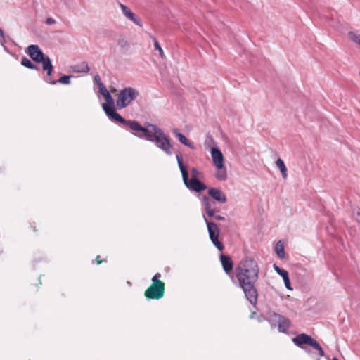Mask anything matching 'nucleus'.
<instances>
[{
    "instance_id": "obj_1",
    "label": "nucleus",
    "mask_w": 360,
    "mask_h": 360,
    "mask_svg": "<svg viewBox=\"0 0 360 360\" xmlns=\"http://www.w3.org/2000/svg\"><path fill=\"white\" fill-rule=\"evenodd\" d=\"M231 281L238 280V285L243 289L246 299L254 306L257 302L258 292L255 283L258 278L259 271H225Z\"/></svg>"
},
{
    "instance_id": "obj_2",
    "label": "nucleus",
    "mask_w": 360,
    "mask_h": 360,
    "mask_svg": "<svg viewBox=\"0 0 360 360\" xmlns=\"http://www.w3.org/2000/svg\"><path fill=\"white\" fill-rule=\"evenodd\" d=\"M134 134L139 138L145 139L149 141L155 142L156 146L164 151L167 155H172V144L169 139L163 131L153 124H148V127H142L138 133Z\"/></svg>"
},
{
    "instance_id": "obj_3",
    "label": "nucleus",
    "mask_w": 360,
    "mask_h": 360,
    "mask_svg": "<svg viewBox=\"0 0 360 360\" xmlns=\"http://www.w3.org/2000/svg\"><path fill=\"white\" fill-rule=\"evenodd\" d=\"M292 341L309 356H312L313 354H316L318 358L316 360H320L321 357L325 356L324 350L321 345L307 333H300L296 335L292 339Z\"/></svg>"
},
{
    "instance_id": "obj_4",
    "label": "nucleus",
    "mask_w": 360,
    "mask_h": 360,
    "mask_svg": "<svg viewBox=\"0 0 360 360\" xmlns=\"http://www.w3.org/2000/svg\"><path fill=\"white\" fill-rule=\"evenodd\" d=\"M27 53L34 61L36 63H42V68L44 71L46 72L45 81L51 84H56L57 82L50 79L51 73L53 70V66L51 63L50 58L43 53L38 45H30L27 47Z\"/></svg>"
},
{
    "instance_id": "obj_5",
    "label": "nucleus",
    "mask_w": 360,
    "mask_h": 360,
    "mask_svg": "<svg viewBox=\"0 0 360 360\" xmlns=\"http://www.w3.org/2000/svg\"><path fill=\"white\" fill-rule=\"evenodd\" d=\"M102 106L105 112L110 119L121 123L124 127H129L131 130L135 131L134 133H138L142 129V126L137 121L124 119L115 111L114 106L108 104H103Z\"/></svg>"
},
{
    "instance_id": "obj_6",
    "label": "nucleus",
    "mask_w": 360,
    "mask_h": 360,
    "mask_svg": "<svg viewBox=\"0 0 360 360\" xmlns=\"http://www.w3.org/2000/svg\"><path fill=\"white\" fill-rule=\"evenodd\" d=\"M176 158L182 174L184 183L186 186L195 192H200L205 190L207 188V186L204 183L199 181L198 179L191 178V179H188V173L183 165L181 158L179 155H176Z\"/></svg>"
},
{
    "instance_id": "obj_7",
    "label": "nucleus",
    "mask_w": 360,
    "mask_h": 360,
    "mask_svg": "<svg viewBox=\"0 0 360 360\" xmlns=\"http://www.w3.org/2000/svg\"><path fill=\"white\" fill-rule=\"evenodd\" d=\"M139 96L137 89L133 87H124L121 89L117 95L116 105L118 109H123L135 101Z\"/></svg>"
},
{
    "instance_id": "obj_8",
    "label": "nucleus",
    "mask_w": 360,
    "mask_h": 360,
    "mask_svg": "<svg viewBox=\"0 0 360 360\" xmlns=\"http://www.w3.org/2000/svg\"><path fill=\"white\" fill-rule=\"evenodd\" d=\"M266 320L272 328L276 327L278 330L282 333H288L292 325L289 318L276 312H269Z\"/></svg>"
},
{
    "instance_id": "obj_9",
    "label": "nucleus",
    "mask_w": 360,
    "mask_h": 360,
    "mask_svg": "<svg viewBox=\"0 0 360 360\" xmlns=\"http://www.w3.org/2000/svg\"><path fill=\"white\" fill-rule=\"evenodd\" d=\"M203 217L207 226L209 236L211 241L219 250L221 251L224 249V245L219 240V236L220 233L219 229L215 223L209 221L205 216Z\"/></svg>"
},
{
    "instance_id": "obj_10",
    "label": "nucleus",
    "mask_w": 360,
    "mask_h": 360,
    "mask_svg": "<svg viewBox=\"0 0 360 360\" xmlns=\"http://www.w3.org/2000/svg\"><path fill=\"white\" fill-rule=\"evenodd\" d=\"M165 285H155L152 284L146 291L145 296L150 299L159 300L164 296Z\"/></svg>"
},
{
    "instance_id": "obj_11",
    "label": "nucleus",
    "mask_w": 360,
    "mask_h": 360,
    "mask_svg": "<svg viewBox=\"0 0 360 360\" xmlns=\"http://www.w3.org/2000/svg\"><path fill=\"white\" fill-rule=\"evenodd\" d=\"M257 262L252 257H245L240 262L236 270H256Z\"/></svg>"
},
{
    "instance_id": "obj_12",
    "label": "nucleus",
    "mask_w": 360,
    "mask_h": 360,
    "mask_svg": "<svg viewBox=\"0 0 360 360\" xmlns=\"http://www.w3.org/2000/svg\"><path fill=\"white\" fill-rule=\"evenodd\" d=\"M120 6L122 9V11L124 14V15L132 21L134 24L139 25V27H142V23L141 20L131 11L129 8H128L127 6L120 4Z\"/></svg>"
},
{
    "instance_id": "obj_13",
    "label": "nucleus",
    "mask_w": 360,
    "mask_h": 360,
    "mask_svg": "<svg viewBox=\"0 0 360 360\" xmlns=\"http://www.w3.org/2000/svg\"><path fill=\"white\" fill-rule=\"evenodd\" d=\"M211 155L213 163L217 168H221L224 165V156L221 150L217 148L211 149Z\"/></svg>"
},
{
    "instance_id": "obj_14",
    "label": "nucleus",
    "mask_w": 360,
    "mask_h": 360,
    "mask_svg": "<svg viewBox=\"0 0 360 360\" xmlns=\"http://www.w3.org/2000/svg\"><path fill=\"white\" fill-rule=\"evenodd\" d=\"M208 194L219 202L225 203L227 200L226 196L220 189L215 188H210Z\"/></svg>"
},
{
    "instance_id": "obj_15",
    "label": "nucleus",
    "mask_w": 360,
    "mask_h": 360,
    "mask_svg": "<svg viewBox=\"0 0 360 360\" xmlns=\"http://www.w3.org/2000/svg\"><path fill=\"white\" fill-rule=\"evenodd\" d=\"M172 131L180 143L191 149H195L193 143L191 142L183 134H181L179 129H174Z\"/></svg>"
},
{
    "instance_id": "obj_16",
    "label": "nucleus",
    "mask_w": 360,
    "mask_h": 360,
    "mask_svg": "<svg viewBox=\"0 0 360 360\" xmlns=\"http://www.w3.org/2000/svg\"><path fill=\"white\" fill-rule=\"evenodd\" d=\"M220 261L224 270H233V262L229 256L221 254Z\"/></svg>"
},
{
    "instance_id": "obj_17",
    "label": "nucleus",
    "mask_w": 360,
    "mask_h": 360,
    "mask_svg": "<svg viewBox=\"0 0 360 360\" xmlns=\"http://www.w3.org/2000/svg\"><path fill=\"white\" fill-rule=\"evenodd\" d=\"M202 203L206 211V213L209 217L214 216V213H215V210L212 208L210 202V200L207 196L202 197Z\"/></svg>"
},
{
    "instance_id": "obj_18",
    "label": "nucleus",
    "mask_w": 360,
    "mask_h": 360,
    "mask_svg": "<svg viewBox=\"0 0 360 360\" xmlns=\"http://www.w3.org/2000/svg\"><path fill=\"white\" fill-rule=\"evenodd\" d=\"M72 71L75 73H87L90 68L86 62H82L80 64L75 65L72 67Z\"/></svg>"
},
{
    "instance_id": "obj_19",
    "label": "nucleus",
    "mask_w": 360,
    "mask_h": 360,
    "mask_svg": "<svg viewBox=\"0 0 360 360\" xmlns=\"http://www.w3.org/2000/svg\"><path fill=\"white\" fill-rule=\"evenodd\" d=\"M278 275H280L283 280L285 286L287 289L292 290V288L290 285V278L288 275V271H276Z\"/></svg>"
},
{
    "instance_id": "obj_20",
    "label": "nucleus",
    "mask_w": 360,
    "mask_h": 360,
    "mask_svg": "<svg viewBox=\"0 0 360 360\" xmlns=\"http://www.w3.org/2000/svg\"><path fill=\"white\" fill-rule=\"evenodd\" d=\"M276 165L281 172L282 176L285 179L288 176L287 168L285 165L284 162L281 159L278 158L276 161Z\"/></svg>"
},
{
    "instance_id": "obj_21",
    "label": "nucleus",
    "mask_w": 360,
    "mask_h": 360,
    "mask_svg": "<svg viewBox=\"0 0 360 360\" xmlns=\"http://www.w3.org/2000/svg\"><path fill=\"white\" fill-rule=\"evenodd\" d=\"M217 171L216 172L215 176L219 181H225L227 179L226 169L223 166L221 168H217Z\"/></svg>"
},
{
    "instance_id": "obj_22",
    "label": "nucleus",
    "mask_w": 360,
    "mask_h": 360,
    "mask_svg": "<svg viewBox=\"0 0 360 360\" xmlns=\"http://www.w3.org/2000/svg\"><path fill=\"white\" fill-rule=\"evenodd\" d=\"M21 65L31 70H39V68L26 57L22 58Z\"/></svg>"
},
{
    "instance_id": "obj_23",
    "label": "nucleus",
    "mask_w": 360,
    "mask_h": 360,
    "mask_svg": "<svg viewBox=\"0 0 360 360\" xmlns=\"http://www.w3.org/2000/svg\"><path fill=\"white\" fill-rule=\"evenodd\" d=\"M275 252L276 255L280 258H283L285 256V250H284V245L283 243L280 240L278 241L275 246Z\"/></svg>"
},
{
    "instance_id": "obj_24",
    "label": "nucleus",
    "mask_w": 360,
    "mask_h": 360,
    "mask_svg": "<svg viewBox=\"0 0 360 360\" xmlns=\"http://www.w3.org/2000/svg\"><path fill=\"white\" fill-rule=\"evenodd\" d=\"M150 38L153 39L154 41L155 49L158 51L160 57L162 58H164L165 57V56L164 51H163L162 47L160 46V44L158 43V41H157V39L155 37L150 36Z\"/></svg>"
},
{
    "instance_id": "obj_25",
    "label": "nucleus",
    "mask_w": 360,
    "mask_h": 360,
    "mask_svg": "<svg viewBox=\"0 0 360 360\" xmlns=\"http://www.w3.org/2000/svg\"><path fill=\"white\" fill-rule=\"evenodd\" d=\"M348 36L352 41L360 46V34L355 32L351 31L348 33Z\"/></svg>"
},
{
    "instance_id": "obj_26",
    "label": "nucleus",
    "mask_w": 360,
    "mask_h": 360,
    "mask_svg": "<svg viewBox=\"0 0 360 360\" xmlns=\"http://www.w3.org/2000/svg\"><path fill=\"white\" fill-rule=\"evenodd\" d=\"M162 277L161 274L158 272L157 274H155L153 277L152 278V284L153 285H165V283L161 281L160 280V278Z\"/></svg>"
},
{
    "instance_id": "obj_27",
    "label": "nucleus",
    "mask_w": 360,
    "mask_h": 360,
    "mask_svg": "<svg viewBox=\"0 0 360 360\" xmlns=\"http://www.w3.org/2000/svg\"><path fill=\"white\" fill-rule=\"evenodd\" d=\"M117 44L122 49H127L129 47L128 41L123 37H120L117 40Z\"/></svg>"
},
{
    "instance_id": "obj_28",
    "label": "nucleus",
    "mask_w": 360,
    "mask_h": 360,
    "mask_svg": "<svg viewBox=\"0 0 360 360\" xmlns=\"http://www.w3.org/2000/svg\"><path fill=\"white\" fill-rule=\"evenodd\" d=\"M72 75H63L59 78L58 82L63 84H70Z\"/></svg>"
},
{
    "instance_id": "obj_29",
    "label": "nucleus",
    "mask_w": 360,
    "mask_h": 360,
    "mask_svg": "<svg viewBox=\"0 0 360 360\" xmlns=\"http://www.w3.org/2000/svg\"><path fill=\"white\" fill-rule=\"evenodd\" d=\"M104 98L106 101V103L105 104H108V105H110V106H114V100H113L112 96L110 95V94H108V95H105L104 96Z\"/></svg>"
},
{
    "instance_id": "obj_30",
    "label": "nucleus",
    "mask_w": 360,
    "mask_h": 360,
    "mask_svg": "<svg viewBox=\"0 0 360 360\" xmlns=\"http://www.w3.org/2000/svg\"><path fill=\"white\" fill-rule=\"evenodd\" d=\"M353 214L356 221L360 223V210L359 208L354 209Z\"/></svg>"
},
{
    "instance_id": "obj_31",
    "label": "nucleus",
    "mask_w": 360,
    "mask_h": 360,
    "mask_svg": "<svg viewBox=\"0 0 360 360\" xmlns=\"http://www.w3.org/2000/svg\"><path fill=\"white\" fill-rule=\"evenodd\" d=\"M199 171L197 168L193 167L191 169L192 178L198 179L199 176Z\"/></svg>"
},
{
    "instance_id": "obj_32",
    "label": "nucleus",
    "mask_w": 360,
    "mask_h": 360,
    "mask_svg": "<svg viewBox=\"0 0 360 360\" xmlns=\"http://www.w3.org/2000/svg\"><path fill=\"white\" fill-rule=\"evenodd\" d=\"M99 91L103 96V97L105 95H108V94H110L108 89L104 86V85L99 86Z\"/></svg>"
},
{
    "instance_id": "obj_33",
    "label": "nucleus",
    "mask_w": 360,
    "mask_h": 360,
    "mask_svg": "<svg viewBox=\"0 0 360 360\" xmlns=\"http://www.w3.org/2000/svg\"><path fill=\"white\" fill-rule=\"evenodd\" d=\"M94 81L98 84V87L103 85V84L101 82V79L100 76L98 75L94 77Z\"/></svg>"
},
{
    "instance_id": "obj_34",
    "label": "nucleus",
    "mask_w": 360,
    "mask_h": 360,
    "mask_svg": "<svg viewBox=\"0 0 360 360\" xmlns=\"http://www.w3.org/2000/svg\"><path fill=\"white\" fill-rule=\"evenodd\" d=\"M56 22V20L52 18H48L46 20V23L49 25L55 24Z\"/></svg>"
},
{
    "instance_id": "obj_35",
    "label": "nucleus",
    "mask_w": 360,
    "mask_h": 360,
    "mask_svg": "<svg viewBox=\"0 0 360 360\" xmlns=\"http://www.w3.org/2000/svg\"><path fill=\"white\" fill-rule=\"evenodd\" d=\"M212 217H213L214 219L219 220V221L225 219V218L221 215H214V216H212Z\"/></svg>"
},
{
    "instance_id": "obj_36",
    "label": "nucleus",
    "mask_w": 360,
    "mask_h": 360,
    "mask_svg": "<svg viewBox=\"0 0 360 360\" xmlns=\"http://www.w3.org/2000/svg\"><path fill=\"white\" fill-rule=\"evenodd\" d=\"M96 261L98 264H101L102 262V260L100 259V256L96 257Z\"/></svg>"
},
{
    "instance_id": "obj_37",
    "label": "nucleus",
    "mask_w": 360,
    "mask_h": 360,
    "mask_svg": "<svg viewBox=\"0 0 360 360\" xmlns=\"http://www.w3.org/2000/svg\"><path fill=\"white\" fill-rule=\"evenodd\" d=\"M273 267L274 268V270H282L276 264H273Z\"/></svg>"
},
{
    "instance_id": "obj_38",
    "label": "nucleus",
    "mask_w": 360,
    "mask_h": 360,
    "mask_svg": "<svg viewBox=\"0 0 360 360\" xmlns=\"http://www.w3.org/2000/svg\"><path fill=\"white\" fill-rule=\"evenodd\" d=\"M0 36L4 38V32L3 30L0 28Z\"/></svg>"
},
{
    "instance_id": "obj_39",
    "label": "nucleus",
    "mask_w": 360,
    "mask_h": 360,
    "mask_svg": "<svg viewBox=\"0 0 360 360\" xmlns=\"http://www.w3.org/2000/svg\"><path fill=\"white\" fill-rule=\"evenodd\" d=\"M127 284L129 286H131V282H129V281H127Z\"/></svg>"
},
{
    "instance_id": "obj_40",
    "label": "nucleus",
    "mask_w": 360,
    "mask_h": 360,
    "mask_svg": "<svg viewBox=\"0 0 360 360\" xmlns=\"http://www.w3.org/2000/svg\"><path fill=\"white\" fill-rule=\"evenodd\" d=\"M332 360H338V359L337 357H333Z\"/></svg>"
},
{
    "instance_id": "obj_41",
    "label": "nucleus",
    "mask_w": 360,
    "mask_h": 360,
    "mask_svg": "<svg viewBox=\"0 0 360 360\" xmlns=\"http://www.w3.org/2000/svg\"><path fill=\"white\" fill-rule=\"evenodd\" d=\"M359 75H360V72H359Z\"/></svg>"
}]
</instances>
